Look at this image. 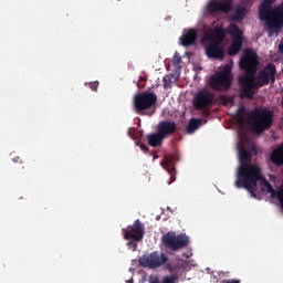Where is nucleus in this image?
<instances>
[{
	"label": "nucleus",
	"mask_w": 283,
	"mask_h": 283,
	"mask_svg": "<svg viewBox=\"0 0 283 283\" xmlns=\"http://www.w3.org/2000/svg\"><path fill=\"white\" fill-rule=\"evenodd\" d=\"M279 51L281 52V54H283V42L279 44Z\"/></svg>",
	"instance_id": "obj_30"
},
{
	"label": "nucleus",
	"mask_w": 283,
	"mask_h": 283,
	"mask_svg": "<svg viewBox=\"0 0 283 283\" xmlns=\"http://www.w3.org/2000/svg\"><path fill=\"white\" fill-rule=\"evenodd\" d=\"M213 93L203 88L195 94L192 105L197 112H200L207 109V107H211L213 105Z\"/></svg>",
	"instance_id": "obj_9"
},
{
	"label": "nucleus",
	"mask_w": 283,
	"mask_h": 283,
	"mask_svg": "<svg viewBox=\"0 0 283 283\" xmlns=\"http://www.w3.org/2000/svg\"><path fill=\"white\" fill-rule=\"evenodd\" d=\"M178 78H180V76L174 75V73H170V74L166 75L164 77V87H165V90H167V87H171L172 83H177Z\"/></svg>",
	"instance_id": "obj_22"
},
{
	"label": "nucleus",
	"mask_w": 283,
	"mask_h": 283,
	"mask_svg": "<svg viewBox=\"0 0 283 283\" xmlns=\"http://www.w3.org/2000/svg\"><path fill=\"white\" fill-rule=\"evenodd\" d=\"M229 34H231L233 39L232 44L228 50V54L230 56H235V54L242 50V45L244 43V38H242V30H240L239 25L231 24L229 27Z\"/></svg>",
	"instance_id": "obj_11"
},
{
	"label": "nucleus",
	"mask_w": 283,
	"mask_h": 283,
	"mask_svg": "<svg viewBox=\"0 0 283 283\" xmlns=\"http://www.w3.org/2000/svg\"><path fill=\"white\" fill-rule=\"evenodd\" d=\"M222 3H223V7H226V10H227L228 12H230V11H231V8H232V6H233V0H223Z\"/></svg>",
	"instance_id": "obj_26"
},
{
	"label": "nucleus",
	"mask_w": 283,
	"mask_h": 283,
	"mask_svg": "<svg viewBox=\"0 0 283 283\" xmlns=\"http://www.w3.org/2000/svg\"><path fill=\"white\" fill-rule=\"evenodd\" d=\"M266 27L269 32H280L283 29V1L272 10V17Z\"/></svg>",
	"instance_id": "obj_12"
},
{
	"label": "nucleus",
	"mask_w": 283,
	"mask_h": 283,
	"mask_svg": "<svg viewBox=\"0 0 283 283\" xmlns=\"http://www.w3.org/2000/svg\"><path fill=\"white\" fill-rule=\"evenodd\" d=\"M197 39L198 31L196 29H189L180 36V43L184 48H189V45L196 44Z\"/></svg>",
	"instance_id": "obj_17"
},
{
	"label": "nucleus",
	"mask_w": 283,
	"mask_h": 283,
	"mask_svg": "<svg viewBox=\"0 0 283 283\" xmlns=\"http://www.w3.org/2000/svg\"><path fill=\"white\" fill-rule=\"evenodd\" d=\"M251 130L254 134H264L273 125V113L266 108H256L252 112Z\"/></svg>",
	"instance_id": "obj_5"
},
{
	"label": "nucleus",
	"mask_w": 283,
	"mask_h": 283,
	"mask_svg": "<svg viewBox=\"0 0 283 283\" xmlns=\"http://www.w3.org/2000/svg\"><path fill=\"white\" fill-rule=\"evenodd\" d=\"M156 103H158V95H156L154 92H143L135 95L134 97V107L137 114H140V112H147V109H151Z\"/></svg>",
	"instance_id": "obj_7"
},
{
	"label": "nucleus",
	"mask_w": 283,
	"mask_h": 283,
	"mask_svg": "<svg viewBox=\"0 0 283 283\" xmlns=\"http://www.w3.org/2000/svg\"><path fill=\"white\" fill-rule=\"evenodd\" d=\"M180 63H182V57H180L178 54H175L172 59V65H180Z\"/></svg>",
	"instance_id": "obj_28"
},
{
	"label": "nucleus",
	"mask_w": 283,
	"mask_h": 283,
	"mask_svg": "<svg viewBox=\"0 0 283 283\" xmlns=\"http://www.w3.org/2000/svg\"><path fill=\"white\" fill-rule=\"evenodd\" d=\"M12 160H13V163H23V161H21V157H15Z\"/></svg>",
	"instance_id": "obj_31"
},
{
	"label": "nucleus",
	"mask_w": 283,
	"mask_h": 283,
	"mask_svg": "<svg viewBox=\"0 0 283 283\" xmlns=\"http://www.w3.org/2000/svg\"><path fill=\"white\" fill-rule=\"evenodd\" d=\"M165 137L157 130L156 133L147 135L148 145L150 147H160Z\"/></svg>",
	"instance_id": "obj_20"
},
{
	"label": "nucleus",
	"mask_w": 283,
	"mask_h": 283,
	"mask_svg": "<svg viewBox=\"0 0 283 283\" xmlns=\"http://www.w3.org/2000/svg\"><path fill=\"white\" fill-rule=\"evenodd\" d=\"M209 14H218V12H229L227 7L220 0H212L208 3Z\"/></svg>",
	"instance_id": "obj_18"
},
{
	"label": "nucleus",
	"mask_w": 283,
	"mask_h": 283,
	"mask_svg": "<svg viewBox=\"0 0 283 283\" xmlns=\"http://www.w3.org/2000/svg\"><path fill=\"white\" fill-rule=\"evenodd\" d=\"M178 282V274H172L170 276H164V279L160 281L155 280L151 283H176Z\"/></svg>",
	"instance_id": "obj_24"
},
{
	"label": "nucleus",
	"mask_w": 283,
	"mask_h": 283,
	"mask_svg": "<svg viewBox=\"0 0 283 283\" xmlns=\"http://www.w3.org/2000/svg\"><path fill=\"white\" fill-rule=\"evenodd\" d=\"M98 85H99L98 81L88 83V87L90 90H92V92H97Z\"/></svg>",
	"instance_id": "obj_27"
},
{
	"label": "nucleus",
	"mask_w": 283,
	"mask_h": 283,
	"mask_svg": "<svg viewBox=\"0 0 283 283\" xmlns=\"http://www.w3.org/2000/svg\"><path fill=\"white\" fill-rule=\"evenodd\" d=\"M169 258L167 254L155 251L139 258V266H144V269H158L159 266L167 264Z\"/></svg>",
	"instance_id": "obj_8"
},
{
	"label": "nucleus",
	"mask_w": 283,
	"mask_h": 283,
	"mask_svg": "<svg viewBox=\"0 0 283 283\" xmlns=\"http://www.w3.org/2000/svg\"><path fill=\"white\" fill-rule=\"evenodd\" d=\"M239 160L241 166L238 171V178L234 182L235 187H240V182L251 175L255 177V174L260 168L258 164H249V160H251V151L244 147L239 148Z\"/></svg>",
	"instance_id": "obj_4"
},
{
	"label": "nucleus",
	"mask_w": 283,
	"mask_h": 283,
	"mask_svg": "<svg viewBox=\"0 0 283 283\" xmlns=\"http://www.w3.org/2000/svg\"><path fill=\"white\" fill-rule=\"evenodd\" d=\"M198 127H200V119L191 118L187 126V133L193 134V132L198 129Z\"/></svg>",
	"instance_id": "obj_23"
},
{
	"label": "nucleus",
	"mask_w": 283,
	"mask_h": 283,
	"mask_svg": "<svg viewBox=\"0 0 283 283\" xmlns=\"http://www.w3.org/2000/svg\"><path fill=\"white\" fill-rule=\"evenodd\" d=\"M224 29L218 27L208 30L203 34V43H208L206 46V54L208 59H213L214 61H224V46H222V41H224Z\"/></svg>",
	"instance_id": "obj_2"
},
{
	"label": "nucleus",
	"mask_w": 283,
	"mask_h": 283,
	"mask_svg": "<svg viewBox=\"0 0 283 283\" xmlns=\"http://www.w3.org/2000/svg\"><path fill=\"white\" fill-rule=\"evenodd\" d=\"M240 69L245 72V75H241L238 78L240 85V96L241 98H253L255 90L259 87H264L271 83H275V75L277 74V69L275 64L269 63L258 73V65H260V60H258V54L251 49H245L239 62Z\"/></svg>",
	"instance_id": "obj_1"
},
{
	"label": "nucleus",
	"mask_w": 283,
	"mask_h": 283,
	"mask_svg": "<svg viewBox=\"0 0 283 283\" xmlns=\"http://www.w3.org/2000/svg\"><path fill=\"white\" fill-rule=\"evenodd\" d=\"M174 163H178V156L176 155L166 156L161 161V167L166 169L170 176L168 185L176 182V167L174 166Z\"/></svg>",
	"instance_id": "obj_15"
},
{
	"label": "nucleus",
	"mask_w": 283,
	"mask_h": 283,
	"mask_svg": "<svg viewBox=\"0 0 283 283\" xmlns=\"http://www.w3.org/2000/svg\"><path fill=\"white\" fill-rule=\"evenodd\" d=\"M178 125L172 120H163L157 125V132L164 137L169 138V136L176 134Z\"/></svg>",
	"instance_id": "obj_16"
},
{
	"label": "nucleus",
	"mask_w": 283,
	"mask_h": 283,
	"mask_svg": "<svg viewBox=\"0 0 283 283\" xmlns=\"http://www.w3.org/2000/svg\"><path fill=\"white\" fill-rule=\"evenodd\" d=\"M247 17L244 8L238 9L234 13V21H242Z\"/></svg>",
	"instance_id": "obj_25"
},
{
	"label": "nucleus",
	"mask_w": 283,
	"mask_h": 283,
	"mask_svg": "<svg viewBox=\"0 0 283 283\" xmlns=\"http://www.w3.org/2000/svg\"><path fill=\"white\" fill-rule=\"evenodd\" d=\"M271 161L276 167H283V146L275 148L271 155Z\"/></svg>",
	"instance_id": "obj_21"
},
{
	"label": "nucleus",
	"mask_w": 283,
	"mask_h": 283,
	"mask_svg": "<svg viewBox=\"0 0 283 283\" xmlns=\"http://www.w3.org/2000/svg\"><path fill=\"white\" fill-rule=\"evenodd\" d=\"M161 242L170 251H180V249L189 247V237L170 231L163 235Z\"/></svg>",
	"instance_id": "obj_6"
},
{
	"label": "nucleus",
	"mask_w": 283,
	"mask_h": 283,
	"mask_svg": "<svg viewBox=\"0 0 283 283\" xmlns=\"http://www.w3.org/2000/svg\"><path fill=\"white\" fill-rule=\"evenodd\" d=\"M231 70H233V62L226 64L221 71L211 75L208 81L209 87L216 92H229L233 85Z\"/></svg>",
	"instance_id": "obj_3"
},
{
	"label": "nucleus",
	"mask_w": 283,
	"mask_h": 283,
	"mask_svg": "<svg viewBox=\"0 0 283 283\" xmlns=\"http://www.w3.org/2000/svg\"><path fill=\"white\" fill-rule=\"evenodd\" d=\"M235 123L239 127V136L244 140H249V136L247 135L245 120H247V108L241 106L238 108L237 114L234 116Z\"/></svg>",
	"instance_id": "obj_14"
},
{
	"label": "nucleus",
	"mask_w": 283,
	"mask_h": 283,
	"mask_svg": "<svg viewBox=\"0 0 283 283\" xmlns=\"http://www.w3.org/2000/svg\"><path fill=\"white\" fill-rule=\"evenodd\" d=\"M275 1L277 0H262L259 6V19L260 21H264L265 25L273 17V6H275Z\"/></svg>",
	"instance_id": "obj_13"
},
{
	"label": "nucleus",
	"mask_w": 283,
	"mask_h": 283,
	"mask_svg": "<svg viewBox=\"0 0 283 283\" xmlns=\"http://www.w3.org/2000/svg\"><path fill=\"white\" fill-rule=\"evenodd\" d=\"M191 270L188 261L182 259L177 260L176 264L170 268L171 273H187Z\"/></svg>",
	"instance_id": "obj_19"
},
{
	"label": "nucleus",
	"mask_w": 283,
	"mask_h": 283,
	"mask_svg": "<svg viewBox=\"0 0 283 283\" xmlns=\"http://www.w3.org/2000/svg\"><path fill=\"white\" fill-rule=\"evenodd\" d=\"M124 240H133L134 242H140L145 238V226L140 220H136L133 226L123 228Z\"/></svg>",
	"instance_id": "obj_10"
},
{
	"label": "nucleus",
	"mask_w": 283,
	"mask_h": 283,
	"mask_svg": "<svg viewBox=\"0 0 283 283\" xmlns=\"http://www.w3.org/2000/svg\"><path fill=\"white\" fill-rule=\"evenodd\" d=\"M142 149H143L144 151H147L148 148H147V146L143 145V146H142Z\"/></svg>",
	"instance_id": "obj_32"
},
{
	"label": "nucleus",
	"mask_w": 283,
	"mask_h": 283,
	"mask_svg": "<svg viewBox=\"0 0 283 283\" xmlns=\"http://www.w3.org/2000/svg\"><path fill=\"white\" fill-rule=\"evenodd\" d=\"M222 283H240V280H238V279L223 280Z\"/></svg>",
	"instance_id": "obj_29"
}]
</instances>
